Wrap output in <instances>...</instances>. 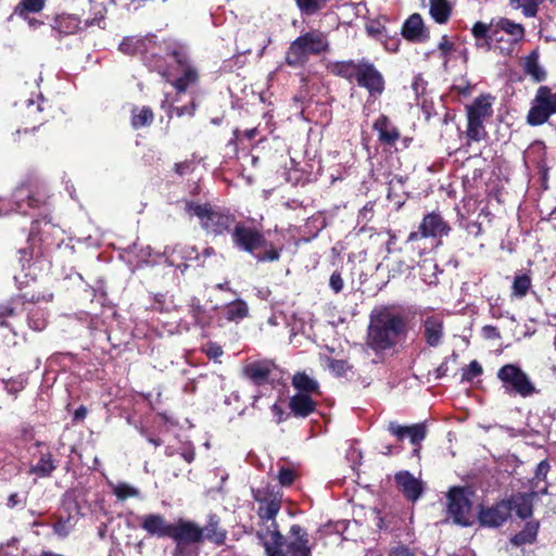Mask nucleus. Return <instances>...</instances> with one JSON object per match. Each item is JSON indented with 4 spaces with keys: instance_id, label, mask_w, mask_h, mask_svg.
Instances as JSON below:
<instances>
[{
    "instance_id": "nucleus-1",
    "label": "nucleus",
    "mask_w": 556,
    "mask_h": 556,
    "mask_svg": "<svg viewBox=\"0 0 556 556\" xmlns=\"http://www.w3.org/2000/svg\"><path fill=\"white\" fill-rule=\"evenodd\" d=\"M407 331V320L401 312L390 306L377 307L370 314L366 343L376 352L387 351L405 339Z\"/></svg>"
},
{
    "instance_id": "nucleus-48",
    "label": "nucleus",
    "mask_w": 556,
    "mask_h": 556,
    "mask_svg": "<svg viewBox=\"0 0 556 556\" xmlns=\"http://www.w3.org/2000/svg\"><path fill=\"white\" fill-rule=\"evenodd\" d=\"M144 48V40L138 37H127L119 45V50L126 54L141 52Z\"/></svg>"
},
{
    "instance_id": "nucleus-15",
    "label": "nucleus",
    "mask_w": 556,
    "mask_h": 556,
    "mask_svg": "<svg viewBox=\"0 0 556 556\" xmlns=\"http://www.w3.org/2000/svg\"><path fill=\"white\" fill-rule=\"evenodd\" d=\"M169 538L174 542L198 544L203 541V531L198 523L191 520L178 519L176 523L172 525Z\"/></svg>"
},
{
    "instance_id": "nucleus-44",
    "label": "nucleus",
    "mask_w": 556,
    "mask_h": 556,
    "mask_svg": "<svg viewBox=\"0 0 556 556\" xmlns=\"http://www.w3.org/2000/svg\"><path fill=\"white\" fill-rule=\"evenodd\" d=\"M147 65L152 70L160 73L163 77L167 79V81H170V77L174 76V74L168 70L167 62L156 54H152L151 58L146 56Z\"/></svg>"
},
{
    "instance_id": "nucleus-32",
    "label": "nucleus",
    "mask_w": 556,
    "mask_h": 556,
    "mask_svg": "<svg viewBox=\"0 0 556 556\" xmlns=\"http://www.w3.org/2000/svg\"><path fill=\"white\" fill-rule=\"evenodd\" d=\"M523 71L535 83L546 79V72L539 62V52L533 50L523 60Z\"/></svg>"
},
{
    "instance_id": "nucleus-50",
    "label": "nucleus",
    "mask_w": 556,
    "mask_h": 556,
    "mask_svg": "<svg viewBox=\"0 0 556 556\" xmlns=\"http://www.w3.org/2000/svg\"><path fill=\"white\" fill-rule=\"evenodd\" d=\"M549 471V464L547 460H542L539 463L535 476L533 478L531 490H539L544 485V483L547 485L546 482V476Z\"/></svg>"
},
{
    "instance_id": "nucleus-37",
    "label": "nucleus",
    "mask_w": 556,
    "mask_h": 556,
    "mask_svg": "<svg viewBox=\"0 0 556 556\" xmlns=\"http://www.w3.org/2000/svg\"><path fill=\"white\" fill-rule=\"evenodd\" d=\"M539 531V522L529 521L526 523L525 528L515 534L510 542L516 546H521L525 544H531L535 541Z\"/></svg>"
},
{
    "instance_id": "nucleus-63",
    "label": "nucleus",
    "mask_w": 556,
    "mask_h": 556,
    "mask_svg": "<svg viewBox=\"0 0 556 556\" xmlns=\"http://www.w3.org/2000/svg\"><path fill=\"white\" fill-rule=\"evenodd\" d=\"M439 49L441 50L442 55L446 56L453 50V43L444 36L439 43Z\"/></svg>"
},
{
    "instance_id": "nucleus-13",
    "label": "nucleus",
    "mask_w": 556,
    "mask_h": 556,
    "mask_svg": "<svg viewBox=\"0 0 556 556\" xmlns=\"http://www.w3.org/2000/svg\"><path fill=\"white\" fill-rule=\"evenodd\" d=\"M358 86L368 90L370 96H380L384 90V79L374 64L361 61V67L355 79Z\"/></svg>"
},
{
    "instance_id": "nucleus-27",
    "label": "nucleus",
    "mask_w": 556,
    "mask_h": 556,
    "mask_svg": "<svg viewBox=\"0 0 556 556\" xmlns=\"http://www.w3.org/2000/svg\"><path fill=\"white\" fill-rule=\"evenodd\" d=\"M374 129L378 132L379 140L382 143L394 144L400 138V131L384 115L374 123Z\"/></svg>"
},
{
    "instance_id": "nucleus-30",
    "label": "nucleus",
    "mask_w": 556,
    "mask_h": 556,
    "mask_svg": "<svg viewBox=\"0 0 556 556\" xmlns=\"http://www.w3.org/2000/svg\"><path fill=\"white\" fill-rule=\"evenodd\" d=\"M175 254H178L180 258L182 260H198L199 253L194 247L190 245H176L174 248L166 247L163 252V256L165 257V262L169 266H177L180 267L178 264H176V258L174 257Z\"/></svg>"
},
{
    "instance_id": "nucleus-33",
    "label": "nucleus",
    "mask_w": 556,
    "mask_h": 556,
    "mask_svg": "<svg viewBox=\"0 0 556 556\" xmlns=\"http://www.w3.org/2000/svg\"><path fill=\"white\" fill-rule=\"evenodd\" d=\"M223 314L228 321L238 324L248 316L249 306L243 300L238 299L225 305Z\"/></svg>"
},
{
    "instance_id": "nucleus-14",
    "label": "nucleus",
    "mask_w": 556,
    "mask_h": 556,
    "mask_svg": "<svg viewBox=\"0 0 556 556\" xmlns=\"http://www.w3.org/2000/svg\"><path fill=\"white\" fill-rule=\"evenodd\" d=\"M169 58L177 63V74L179 75L172 84L178 92H185L189 86L197 83L198 71L182 54L174 53Z\"/></svg>"
},
{
    "instance_id": "nucleus-7",
    "label": "nucleus",
    "mask_w": 556,
    "mask_h": 556,
    "mask_svg": "<svg viewBox=\"0 0 556 556\" xmlns=\"http://www.w3.org/2000/svg\"><path fill=\"white\" fill-rule=\"evenodd\" d=\"M554 114H556V87H539L527 115L528 124L543 125Z\"/></svg>"
},
{
    "instance_id": "nucleus-53",
    "label": "nucleus",
    "mask_w": 556,
    "mask_h": 556,
    "mask_svg": "<svg viewBox=\"0 0 556 556\" xmlns=\"http://www.w3.org/2000/svg\"><path fill=\"white\" fill-rule=\"evenodd\" d=\"M366 31L369 36L381 39L386 33V27L380 21H370L366 25Z\"/></svg>"
},
{
    "instance_id": "nucleus-8",
    "label": "nucleus",
    "mask_w": 556,
    "mask_h": 556,
    "mask_svg": "<svg viewBox=\"0 0 556 556\" xmlns=\"http://www.w3.org/2000/svg\"><path fill=\"white\" fill-rule=\"evenodd\" d=\"M49 194L45 188L21 185L12 193L14 210L20 214H29V210L48 206Z\"/></svg>"
},
{
    "instance_id": "nucleus-21",
    "label": "nucleus",
    "mask_w": 556,
    "mask_h": 556,
    "mask_svg": "<svg viewBox=\"0 0 556 556\" xmlns=\"http://www.w3.org/2000/svg\"><path fill=\"white\" fill-rule=\"evenodd\" d=\"M402 35L413 42H424L429 38V33L418 13L412 14L402 26Z\"/></svg>"
},
{
    "instance_id": "nucleus-40",
    "label": "nucleus",
    "mask_w": 556,
    "mask_h": 556,
    "mask_svg": "<svg viewBox=\"0 0 556 556\" xmlns=\"http://www.w3.org/2000/svg\"><path fill=\"white\" fill-rule=\"evenodd\" d=\"M45 7V0H21L20 3L14 8L12 15L9 20H12L14 15L20 17H26L30 13H38Z\"/></svg>"
},
{
    "instance_id": "nucleus-20",
    "label": "nucleus",
    "mask_w": 556,
    "mask_h": 556,
    "mask_svg": "<svg viewBox=\"0 0 556 556\" xmlns=\"http://www.w3.org/2000/svg\"><path fill=\"white\" fill-rule=\"evenodd\" d=\"M275 364L268 359L253 361L245 364L242 368V375L255 386H262L268 381Z\"/></svg>"
},
{
    "instance_id": "nucleus-5",
    "label": "nucleus",
    "mask_w": 556,
    "mask_h": 556,
    "mask_svg": "<svg viewBox=\"0 0 556 556\" xmlns=\"http://www.w3.org/2000/svg\"><path fill=\"white\" fill-rule=\"evenodd\" d=\"M329 42L324 33L312 30L298 37L290 45L286 62L291 66H301L307 62L309 55L327 51Z\"/></svg>"
},
{
    "instance_id": "nucleus-54",
    "label": "nucleus",
    "mask_w": 556,
    "mask_h": 556,
    "mask_svg": "<svg viewBox=\"0 0 556 556\" xmlns=\"http://www.w3.org/2000/svg\"><path fill=\"white\" fill-rule=\"evenodd\" d=\"M328 367L337 376H344L349 369V364L342 359H331Z\"/></svg>"
},
{
    "instance_id": "nucleus-49",
    "label": "nucleus",
    "mask_w": 556,
    "mask_h": 556,
    "mask_svg": "<svg viewBox=\"0 0 556 556\" xmlns=\"http://www.w3.org/2000/svg\"><path fill=\"white\" fill-rule=\"evenodd\" d=\"M329 0H295L303 14L312 15L326 7Z\"/></svg>"
},
{
    "instance_id": "nucleus-34",
    "label": "nucleus",
    "mask_w": 556,
    "mask_h": 556,
    "mask_svg": "<svg viewBox=\"0 0 556 556\" xmlns=\"http://www.w3.org/2000/svg\"><path fill=\"white\" fill-rule=\"evenodd\" d=\"M495 27H496L497 36H502L501 34L505 33L508 36H510L511 42H518L519 40H521L523 38V35H525V29L520 24L511 22L510 20H507V18L502 17V18L496 20Z\"/></svg>"
},
{
    "instance_id": "nucleus-61",
    "label": "nucleus",
    "mask_w": 556,
    "mask_h": 556,
    "mask_svg": "<svg viewBox=\"0 0 556 556\" xmlns=\"http://www.w3.org/2000/svg\"><path fill=\"white\" fill-rule=\"evenodd\" d=\"M482 334L486 339H498L501 337L500 331L491 325H486L482 328Z\"/></svg>"
},
{
    "instance_id": "nucleus-3",
    "label": "nucleus",
    "mask_w": 556,
    "mask_h": 556,
    "mask_svg": "<svg viewBox=\"0 0 556 556\" xmlns=\"http://www.w3.org/2000/svg\"><path fill=\"white\" fill-rule=\"evenodd\" d=\"M232 240L237 248L249 252L258 262H274L280 257V252L268 243L264 235L254 227L236 224Z\"/></svg>"
},
{
    "instance_id": "nucleus-41",
    "label": "nucleus",
    "mask_w": 556,
    "mask_h": 556,
    "mask_svg": "<svg viewBox=\"0 0 556 556\" xmlns=\"http://www.w3.org/2000/svg\"><path fill=\"white\" fill-rule=\"evenodd\" d=\"M430 1V15L440 24L445 23L451 15V7L446 0H429Z\"/></svg>"
},
{
    "instance_id": "nucleus-26",
    "label": "nucleus",
    "mask_w": 556,
    "mask_h": 556,
    "mask_svg": "<svg viewBox=\"0 0 556 556\" xmlns=\"http://www.w3.org/2000/svg\"><path fill=\"white\" fill-rule=\"evenodd\" d=\"M289 407L296 417H307L316 408V402L309 394L296 393L290 399Z\"/></svg>"
},
{
    "instance_id": "nucleus-2",
    "label": "nucleus",
    "mask_w": 556,
    "mask_h": 556,
    "mask_svg": "<svg viewBox=\"0 0 556 556\" xmlns=\"http://www.w3.org/2000/svg\"><path fill=\"white\" fill-rule=\"evenodd\" d=\"M258 539L267 556H311L307 533L298 525L291 527L286 540L277 529H266Z\"/></svg>"
},
{
    "instance_id": "nucleus-36",
    "label": "nucleus",
    "mask_w": 556,
    "mask_h": 556,
    "mask_svg": "<svg viewBox=\"0 0 556 556\" xmlns=\"http://www.w3.org/2000/svg\"><path fill=\"white\" fill-rule=\"evenodd\" d=\"M496 20H493L490 24L477 22L471 31L476 39H489L491 41H501L503 36H497L496 31Z\"/></svg>"
},
{
    "instance_id": "nucleus-56",
    "label": "nucleus",
    "mask_w": 556,
    "mask_h": 556,
    "mask_svg": "<svg viewBox=\"0 0 556 556\" xmlns=\"http://www.w3.org/2000/svg\"><path fill=\"white\" fill-rule=\"evenodd\" d=\"M295 472L290 468L281 467L278 475V480L281 485L287 486L294 481Z\"/></svg>"
},
{
    "instance_id": "nucleus-59",
    "label": "nucleus",
    "mask_w": 556,
    "mask_h": 556,
    "mask_svg": "<svg viewBox=\"0 0 556 556\" xmlns=\"http://www.w3.org/2000/svg\"><path fill=\"white\" fill-rule=\"evenodd\" d=\"M426 85L427 83L420 75L415 76L412 88L414 89L417 97L426 91Z\"/></svg>"
},
{
    "instance_id": "nucleus-60",
    "label": "nucleus",
    "mask_w": 556,
    "mask_h": 556,
    "mask_svg": "<svg viewBox=\"0 0 556 556\" xmlns=\"http://www.w3.org/2000/svg\"><path fill=\"white\" fill-rule=\"evenodd\" d=\"M174 111L176 112L177 116H184V115L192 116L195 112V104H194V102H191L189 105L175 108Z\"/></svg>"
},
{
    "instance_id": "nucleus-28",
    "label": "nucleus",
    "mask_w": 556,
    "mask_h": 556,
    "mask_svg": "<svg viewBox=\"0 0 556 556\" xmlns=\"http://www.w3.org/2000/svg\"><path fill=\"white\" fill-rule=\"evenodd\" d=\"M361 62L354 61H329L327 68L336 76L345 78L348 80L356 79Z\"/></svg>"
},
{
    "instance_id": "nucleus-58",
    "label": "nucleus",
    "mask_w": 556,
    "mask_h": 556,
    "mask_svg": "<svg viewBox=\"0 0 556 556\" xmlns=\"http://www.w3.org/2000/svg\"><path fill=\"white\" fill-rule=\"evenodd\" d=\"M374 204L367 203L358 213V223H366L372 217Z\"/></svg>"
},
{
    "instance_id": "nucleus-16",
    "label": "nucleus",
    "mask_w": 556,
    "mask_h": 556,
    "mask_svg": "<svg viewBox=\"0 0 556 556\" xmlns=\"http://www.w3.org/2000/svg\"><path fill=\"white\" fill-rule=\"evenodd\" d=\"M511 511V503L504 500L491 507L482 508L479 513V520L483 526L497 528L508 519Z\"/></svg>"
},
{
    "instance_id": "nucleus-47",
    "label": "nucleus",
    "mask_w": 556,
    "mask_h": 556,
    "mask_svg": "<svg viewBox=\"0 0 556 556\" xmlns=\"http://www.w3.org/2000/svg\"><path fill=\"white\" fill-rule=\"evenodd\" d=\"M467 137L471 141H481L485 138L486 131L482 121L467 119Z\"/></svg>"
},
{
    "instance_id": "nucleus-4",
    "label": "nucleus",
    "mask_w": 556,
    "mask_h": 556,
    "mask_svg": "<svg viewBox=\"0 0 556 556\" xmlns=\"http://www.w3.org/2000/svg\"><path fill=\"white\" fill-rule=\"evenodd\" d=\"M185 211L190 216L199 218L202 228L213 235H223L235 225V216L230 213L214 208L208 204H199L192 201L185 203Z\"/></svg>"
},
{
    "instance_id": "nucleus-6",
    "label": "nucleus",
    "mask_w": 556,
    "mask_h": 556,
    "mask_svg": "<svg viewBox=\"0 0 556 556\" xmlns=\"http://www.w3.org/2000/svg\"><path fill=\"white\" fill-rule=\"evenodd\" d=\"M498 380L506 393L518 394L522 397L531 396L536 389L529 376L517 365L506 364L502 366L497 374Z\"/></svg>"
},
{
    "instance_id": "nucleus-11",
    "label": "nucleus",
    "mask_w": 556,
    "mask_h": 556,
    "mask_svg": "<svg viewBox=\"0 0 556 556\" xmlns=\"http://www.w3.org/2000/svg\"><path fill=\"white\" fill-rule=\"evenodd\" d=\"M472 493L467 488L454 486L447 493L448 514L454 522L460 526L471 523V501Z\"/></svg>"
},
{
    "instance_id": "nucleus-55",
    "label": "nucleus",
    "mask_w": 556,
    "mask_h": 556,
    "mask_svg": "<svg viewBox=\"0 0 556 556\" xmlns=\"http://www.w3.org/2000/svg\"><path fill=\"white\" fill-rule=\"evenodd\" d=\"M208 358L217 361L223 355V349L216 342H208L203 349Z\"/></svg>"
},
{
    "instance_id": "nucleus-17",
    "label": "nucleus",
    "mask_w": 556,
    "mask_h": 556,
    "mask_svg": "<svg viewBox=\"0 0 556 556\" xmlns=\"http://www.w3.org/2000/svg\"><path fill=\"white\" fill-rule=\"evenodd\" d=\"M389 432L394 435L399 441L408 439L409 442L419 447L420 443L425 440L427 434V428L425 424H415L412 426H402L395 421H391L388 425Z\"/></svg>"
},
{
    "instance_id": "nucleus-9",
    "label": "nucleus",
    "mask_w": 556,
    "mask_h": 556,
    "mask_svg": "<svg viewBox=\"0 0 556 556\" xmlns=\"http://www.w3.org/2000/svg\"><path fill=\"white\" fill-rule=\"evenodd\" d=\"M253 498L258 503L257 514L261 519L270 521L267 529H277L275 518L281 507L282 495L278 490L269 485L253 489Z\"/></svg>"
},
{
    "instance_id": "nucleus-42",
    "label": "nucleus",
    "mask_w": 556,
    "mask_h": 556,
    "mask_svg": "<svg viewBox=\"0 0 556 556\" xmlns=\"http://www.w3.org/2000/svg\"><path fill=\"white\" fill-rule=\"evenodd\" d=\"M112 493L118 501H125L129 497H140V490L126 482H109Z\"/></svg>"
},
{
    "instance_id": "nucleus-29",
    "label": "nucleus",
    "mask_w": 556,
    "mask_h": 556,
    "mask_svg": "<svg viewBox=\"0 0 556 556\" xmlns=\"http://www.w3.org/2000/svg\"><path fill=\"white\" fill-rule=\"evenodd\" d=\"M467 119L484 121L492 114V103L489 96H480L466 106Z\"/></svg>"
},
{
    "instance_id": "nucleus-46",
    "label": "nucleus",
    "mask_w": 556,
    "mask_h": 556,
    "mask_svg": "<svg viewBox=\"0 0 556 556\" xmlns=\"http://www.w3.org/2000/svg\"><path fill=\"white\" fill-rule=\"evenodd\" d=\"M75 520L72 516H60L56 522L53 525L54 533L60 538H66L74 529Z\"/></svg>"
},
{
    "instance_id": "nucleus-51",
    "label": "nucleus",
    "mask_w": 556,
    "mask_h": 556,
    "mask_svg": "<svg viewBox=\"0 0 556 556\" xmlns=\"http://www.w3.org/2000/svg\"><path fill=\"white\" fill-rule=\"evenodd\" d=\"M483 372L482 366L478 361H471L469 365L463 369L462 381L470 382L480 377Z\"/></svg>"
},
{
    "instance_id": "nucleus-38",
    "label": "nucleus",
    "mask_w": 556,
    "mask_h": 556,
    "mask_svg": "<svg viewBox=\"0 0 556 556\" xmlns=\"http://www.w3.org/2000/svg\"><path fill=\"white\" fill-rule=\"evenodd\" d=\"M18 305L20 302L17 300H11L0 305V327H8L14 332V325L11 320L17 317Z\"/></svg>"
},
{
    "instance_id": "nucleus-12",
    "label": "nucleus",
    "mask_w": 556,
    "mask_h": 556,
    "mask_svg": "<svg viewBox=\"0 0 556 556\" xmlns=\"http://www.w3.org/2000/svg\"><path fill=\"white\" fill-rule=\"evenodd\" d=\"M450 230V226L444 222L440 214L429 213L424 217L418 231L409 233L406 244H410L413 247V243L419 238H441L443 236H447Z\"/></svg>"
},
{
    "instance_id": "nucleus-52",
    "label": "nucleus",
    "mask_w": 556,
    "mask_h": 556,
    "mask_svg": "<svg viewBox=\"0 0 556 556\" xmlns=\"http://www.w3.org/2000/svg\"><path fill=\"white\" fill-rule=\"evenodd\" d=\"M175 548L172 556H197L199 555V548L193 546L194 544L186 542H175Z\"/></svg>"
},
{
    "instance_id": "nucleus-18",
    "label": "nucleus",
    "mask_w": 556,
    "mask_h": 556,
    "mask_svg": "<svg viewBox=\"0 0 556 556\" xmlns=\"http://www.w3.org/2000/svg\"><path fill=\"white\" fill-rule=\"evenodd\" d=\"M139 525L149 535L169 538L172 525L161 514H146L138 517Z\"/></svg>"
},
{
    "instance_id": "nucleus-43",
    "label": "nucleus",
    "mask_w": 556,
    "mask_h": 556,
    "mask_svg": "<svg viewBox=\"0 0 556 556\" xmlns=\"http://www.w3.org/2000/svg\"><path fill=\"white\" fill-rule=\"evenodd\" d=\"M531 287V278L527 274L516 275L511 286V294L516 298H523L527 295Z\"/></svg>"
},
{
    "instance_id": "nucleus-10",
    "label": "nucleus",
    "mask_w": 556,
    "mask_h": 556,
    "mask_svg": "<svg viewBox=\"0 0 556 556\" xmlns=\"http://www.w3.org/2000/svg\"><path fill=\"white\" fill-rule=\"evenodd\" d=\"M105 8L100 7L99 10L94 12V16L90 20H86L84 23L74 14H61L55 17L52 30L61 36H68L76 34L84 27L98 26L103 29L105 27Z\"/></svg>"
},
{
    "instance_id": "nucleus-39",
    "label": "nucleus",
    "mask_w": 556,
    "mask_h": 556,
    "mask_svg": "<svg viewBox=\"0 0 556 556\" xmlns=\"http://www.w3.org/2000/svg\"><path fill=\"white\" fill-rule=\"evenodd\" d=\"M154 114L148 106L134 108L131 111V126L135 129L147 127L152 124Z\"/></svg>"
},
{
    "instance_id": "nucleus-57",
    "label": "nucleus",
    "mask_w": 556,
    "mask_h": 556,
    "mask_svg": "<svg viewBox=\"0 0 556 556\" xmlns=\"http://www.w3.org/2000/svg\"><path fill=\"white\" fill-rule=\"evenodd\" d=\"M329 286L336 293H339L340 291H342V289L344 287V282L339 273H333L330 276Z\"/></svg>"
},
{
    "instance_id": "nucleus-25",
    "label": "nucleus",
    "mask_w": 556,
    "mask_h": 556,
    "mask_svg": "<svg viewBox=\"0 0 556 556\" xmlns=\"http://www.w3.org/2000/svg\"><path fill=\"white\" fill-rule=\"evenodd\" d=\"M424 336L430 346H438L443 338V318L430 315L424 320Z\"/></svg>"
},
{
    "instance_id": "nucleus-64",
    "label": "nucleus",
    "mask_w": 556,
    "mask_h": 556,
    "mask_svg": "<svg viewBox=\"0 0 556 556\" xmlns=\"http://www.w3.org/2000/svg\"><path fill=\"white\" fill-rule=\"evenodd\" d=\"M31 29H37L40 27L43 23L35 17H31L30 15H26V17H22Z\"/></svg>"
},
{
    "instance_id": "nucleus-24",
    "label": "nucleus",
    "mask_w": 556,
    "mask_h": 556,
    "mask_svg": "<svg viewBox=\"0 0 556 556\" xmlns=\"http://www.w3.org/2000/svg\"><path fill=\"white\" fill-rule=\"evenodd\" d=\"M201 529L203 531V540L205 539L218 546L225 544L227 531L220 527V518L216 514H210L206 525Z\"/></svg>"
},
{
    "instance_id": "nucleus-19",
    "label": "nucleus",
    "mask_w": 556,
    "mask_h": 556,
    "mask_svg": "<svg viewBox=\"0 0 556 556\" xmlns=\"http://www.w3.org/2000/svg\"><path fill=\"white\" fill-rule=\"evenodd\" d=\"M547 493V486L544 483L542 488L539 490H531L528 493H518L514 495L510 500H506V502L511 503L513 510L516 511L517 516L521 519H526L532 516V506L534 497L539 495H544Z\"/></svg>"
},
{
    "instance_id": "nucleus-22",
    "label": "nucleus",
    "mask_w": 556,
    "mask_h": 556,
    "mask_svg": "<svg viewBox=\"0 0 556 556\" xmlns=\"http://www.w3.org/2000/svg\"><path fill=\"white\" fill-rule=\"evenodd\" d=\"M53 295L52 293H49L47 295L42 296H35L33 295L30 299V302L33 303L31 307L26 308L27 309V321L28 326L36 330L41 331L47 326V314L45 309H42L39 306H36L35 303H38L40 301L50 302L52 300Z\"/></svg>"
},
{
    "instance_id": "nucleus-62",
    "label": "nucleus",
    "mask_w": 556,
    "mask_h": 556,
    "mask_svg": "<svg viewBox=\"0 0 556 556\" xmlns=\"http://www.w3.org/2000/svg\"><path fill=\"white\" fill-rule=\"evenodd\" d=\"M390 556H413V553L408 547L399 545L396 547L391 548Z\"/></svg>"
},
{
    "instance_id": "nucleus-23",
    "label": "nucleus",
    "mask_w": 556,
    "mask_h": 556,
    "mask_svg": "<svg viewBox=\"0 0 556 556\" xmlns=\"http://www.w3.org/2000/svg\"><path fill=\"white\" fill-rule=\"evenodd\" d=\"M395 482L401 488L404 495L412 502H416L424 491L422 482L408 471L396 473Z\"/></svg>"
},
{
    "instance_id": "nucleus-31",
    "label": "nucleus",
    "mask_w": 556,
    "mask_h": 556,
    "mask_svg": "<svg viewBox=\"0 0 556 556\" xmlns=\"http://www.w3.org/2000/svg\"><path fill=\"white\" fill-rule=\"evenodd\" d=\"M56 469V464L50 452H40L38 460L29 468V473L38 478H48Z\"/></svg>"
},
{
    "instance_id": "nucleus-35",
    "label": "nucleus",
    "mask_w": 556,
    "mask_h": 556,
    "mask_svg": "<svg viewBox=\"0 0 556 556\" xmlns=\"http://www.w3.org/2000/svg\"><path fill=\"white\" fill-rule=\"evenodd\" d=\"M292 384L298 390V393L303 392L309 394L311 396L319 394L318 382L306 374L294 375Z\"/></svg>"
},
{
    "instance_id": "nucleus-45",
    "label": "nucleus",
    "mask_w": 556,
    "mask_h": 556,
    "mask_svg": "<svg viewBox=\"0 0 556 556\" xmlns=\"http://www.w3.org/2000/svg\"><path fill=\"white\" fill-rule=\"evenodd\" d=\"M544 0H509L514 9H521L527 17H533L538 13L539 5Z\"/></svg>"
}]
</instances>
